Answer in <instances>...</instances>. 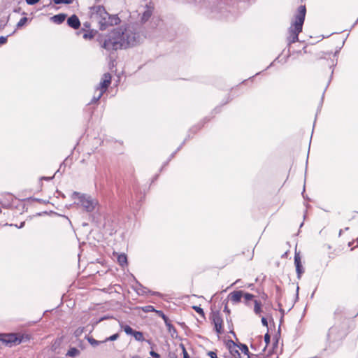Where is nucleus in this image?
Here are the masks:
<instances>
[{
  "mask_svg": "<svg viewBox=\"0 0 358 358\" xmlns=\"http://www.w3.org/2000/svg\"><path fill=\"white\" fill-rule=\"evenodd\" d=\"M140 41V35L128 27L124 30L115 29L109 33L102 45L107 50H117L122 48H127L134 46Z\"/></svg>",
  "mask_w": 358,
  "mask_h": 358,
  "instance_id": "obj_1",
  "label": "nucleus"
},
{
  "mask_svg": "<svg viewBox=\"0 0 358 358\" xmlns=\"http://www.w3.org/2000/svg\"><path fill=\"white\" fill-rule=\"evenodd\" d=\"M306 9L305 6H300L296 14L292 20L291 25L288 30L287 41L289 45L296 43L299 40V34L302 31L303 24L305 20Z\"/></svg>",
  "mask_w": 358,
  "mask_h": 358,
  "instance_id": "obj_2",
  "label": "nucleus"
},
{
  "mask_svg": "<svg viewBox=\"0 0 358 358\" xmlns=\"http://www.w3.org/2000/svg\"><path fill=\"white\" fill-rule=\"evenodd\" d=\"M92 17L100 24V29L103 30L108 26L117 24L120 19L117 15H110L102 6H95L92 8Z\"/></svg>",
  "mask_w": 358,
  "mask_h": 358,
  "instance_id": "obj_3",
  "label": "nucleus"
},
{
  "mask_svg": "<svg viewBox=\"0 0 358 358\" xmlns=\"http://www.w3.org/2000/svg\"><path fill=\"white\" fill-rule=\"evenodd\" d=\"M71 198L73 200L78 199V202L76 203L81 206L87 212H92L98 203L97 201L92 196L78 192H73Z\"/></svg>",
  "mask_w": 358,
  "mask_h": 358,
  "instance_id": "obj_4",
  "label": "nucleus"
},
{
  "mask_svg": "<svg viewBox=\"0 0 358 358\" xmlns=\"http://www.w3.org/2000/svg\"><path fill=\"white\" fill-rule=\"evenodd\" d=\"M111 83V76L110 73H104L99 85L96 87L94 94L90 103H96L106 91Z\"/></svg>",
  "mask_w": 358,
  "mask_h": 358,
  "instance_id": "obj_5",
  "label": "nucleus"
},
{
  "mask_svg": "<svg viewBox=\"0 0 358 358\" xmlns=\"http://www.w3.org/2000/svg\"><path fill=\"white\" fill-rule=\"evenodd\" d=\"M28 339V336H24L18 334H0V341L10 346L19 345Z\"/></svg>",
  "mask_w": 358,
  "mask_h": 358,
  "instance_id": "obj_6",
  "label": "nucleus"
},
{
  "mask_svg": "<svg viewBox=\"0 0 358 358\" xmlns=\"http://www.w3.org/2000/svg\"><path fill=\"white\" fill-rule=\"evenodd\" d=\"M213 322L215 326V329L217 332V334H221L223 332L222 329V324H223V320L222 317L220 315L219 313H213L212 316Z\"/></svg>",
  "mask_w": 358,
  "mask_h": 358,
  "instance_id": "obj_7",
  "label": "nucleus"
},
{
  "mask_svg": "<svg viewBox=\"0 0 358 358\" xmlns=\"http://www.w3.org/2000/svg\"><path fill=\"white\" fill-rule=\"evenodd\" d=\"M294 264L296 266L297 278L299 279H300L302 273L304 272V270H303L302 264H301L300 255L296 251L295 252V255H294Z\"/></svg>",
  "mask_w": 358,
  "mask_h": 358,
  "instance_id": "obj_8",
  "label": "nucleus"
},
{
  "mask_svg": "<svg viewBox=\"0 0 358 358\" xmlns=\"http://www.w3.org/2000/svg\"><path fill=\"white\" fill-rule=\"evenodd\" d=\"M339 330L336 327H332L329 329L327 334V338L330 341H334L338 339L340 336L338 335Z\"/></svg>",
  "mask_w": 358,
  "mask_h": 358,
  "instance_id": "obj_9",
  "label": "nucleus"
},
{
  "mask_svg": "<svg viewBox=\"0 0 358 358\" xmlns=\"http://www.w3.org/2000/svg\"><path fill=\"white\" fill-rule=\"evenodd\" d=\"M67 24L69 27H71L75 29L79 28V27L80 25V20L76 15H73L68 18Z\"/></svg>",
  "mask_w": 358,
  "mask_h": 358,
  "instance_id": "obj_10",
  "label": "nucleus"
},
{
  "mask_svg": "<svg viewBox=\"0 0 358 358\" xmlns=\"http://www.w3.org/2000/svg\"><path fill=\"white\" fill-rule=\"evenodd\" d=\"M237 348L239 349L240 353H238V358H250L249 350L245 345H237Z\"/></svg>",
  "mask_w": 358,
  "mask_h": 358,
  "instance_id": "obj_11",
  "label": "nucleus"
},
{
  "mask_svg": "<svg viewBox=\"0 0 358 358\" xmlns=\"http://www.w3.org/2000/svg\"><path fill=\"white\" fill-rule=\"evenodd\" d=\"M243 295V291H234L229 295L231 301L234 303H238L241 301V297Z\"/></svg>",
  "mask_w": 358,
  "mask_h": 358,
  "instance_id": "obj_12",
  "label": "nucleus"
},
{
  "mask_svg": "<svg viewBox=\"0 0 358 358\" xmlns=\"http://www.w3.org/2000/svg\"><path fill=\"white\" fill-rule=\"evenodd\" d=\"M156 312L158 313L162 317V318L164 320V322L168 327L169 331L171 334H172V332L176 333V329L174 328V327L172 324H171L168 322V318L166 317V315L161 311H156Z\"/></svg>",
  "mask_w": 358,
  "mask_h": 358,
  "instance_id": "obj_13",
  "label": "nucleus"
},
{
  "mask_svg": "<svg viewBox=\"0 0 358 358\" xmlns=\"http://www.w3.org/2000/svg\"><path fill=\"white\" fill-rule=\"evenodd\" d=\"M120 327L123 329L124 331L128 335H133L134 330L129 325H123L122 322H119Z\"/></svg>",
  "mask_w": 358,
  "mask_h": 358,
  "instance_id": "obj_14",
  "label": "nucleus"
},
{
  "mask_svg": "<svg viewBox=\"0 0 358 358\" xmlns=\"http://www.w3.org/2000/svg\"><path fill=\"white\" fill-rule=\"evenodd\" d=\"M117 262H118L119 264L122 266L127 265V258L126 255L121 254V255H118Z\"/></svg>",
  "mask_w": 358,
  "mask_h": 358,
  "instance_id": "obj_15",
  "label": "nucleus"
},
{
  "mask_svg": "<svg viewBox=\"0 0 358 358\" xmlns=\"http://www.w3.org/2000/svg\"><path fill=\"white\" fill-rule=\"evenodd\" d=\"M66 15L64 14L56 15L52 17V20L55 22L60 24L63 22L65 20Z\"/></svg>",
  "mask_w": 358,
  "mask_h": 358,
  "instance_id": "obj_16",
  "label": "nucleus"
},
{
  "mask_svg": "<svg viewBox=\"0 0 358 358\" xmlns=\"http://www.w3.org/2000/svg\"><path fill=\"white\" fill-rule=\"evenodd\" d=\"M79 354H80V351L77 348H72L68 351L66 355L69 356L71 357H75L78 356Z\"/></svg>",
  "mask_w": 358,
  "mask_h": 358,
  "instance_id": "obj_17",
  "label": "nucleus"
},
{
  "mask_svg": "<svg viewBox=\"0 0 358 358\" xmlns=\"http://www.w3.org/2000/svg\"><path fill=\"white\" fill-rule=\"evenodd\" d=\"M87 340L90 343V345H92L93 347H96V346L99 345L100 343H104V342H102V341H97V340L93 338L92 337H87Z\"/></svg>",
  "mask_w": 358,
  "mask_h": 358,
  "instance_id": "obj_18",
  "label": "nucleus"
},
{
  "mask_svg": "<svg viewBox=\"0 0 358 358\" xmlns=\"http://www.w3.org/2000/svg\"><path fill=\"white\" fill-rule=\"evenodd\" d=\"M255 308H254V312L256 315H259L262 312V308H261V303L257 300H255Z\"/></svg>",
  "mask_w": 358,
  "mask_h": 358,
  "instance_id": "obj_19",
  "label": "nucleus"
},
{
  "mask_svg": "<svg viewBox=\"0 0 358 358\" xmlns=\"http://www.w3.org/2000/svg\"><path fill=\"white\" fill-rule=\"evenodd\" d=\"M132 336L138 341H144L143 334V333L141 331H135Z\"/></svg>",
  "mask_w": 358,
  "mask_h": 358,
  "instance_id": "obj_20",
  "label": "nucleus"
},
{
  "mask_svg": "<svg viewBox=\"0 0 358 358\" xmlns=\"http://www.w3.org/2000/svg\"><path fill=\"white\" fill-rule=\"evenodd\" d=\"M119 338L118 334H115L108 338H106L105 340L102 341V342H107V341H116Z\"/></svg>",
  "mask_w": 358,
  "mask_h": 358,
  "instance_id": "obj_21",
  "label": "nucleus"
},
{
  "mask_svg": "<svg viewBox=\"0 0 358 358\" xmlns=\"http://www.w3.org/2000/svg\"><path fill=\"white\" fill-rule=\"evenodd\" d=\"M84 327H78L76 329L73 333L74 336L77 338L80 337L84 332Z\"/></svg>",
  "mask_w": 358,
  "mask_h": 358,
  "instance_id": "obj_22",
  "label": "nucleus"
},
{
  "mask_svg": "<svg viewBox=\"0 0 358 358\" xmlns=\"http://www.w3.org/2000/svg\"><path fill=\"white\" fill-rule=\"evenodd\" d=\"M234 346L233 348H231V353L232 354V355L236 357V358H238V353H240V351H239V349L237 348V346L234 343Z\"/></svg>",
  "mask_w": 358,
  "mask_h": 358,
  "instance_id": "obj_23",
  "label": "nucleus"
},
{
  "mask_svg": "<svg viewBox=\"0 0 358 358\" xmlns=\"http://www.w3.org/2000/svg\"><path fill=\"white\" fill-rule=\"evenodd\" d=\"M152 12L150 10H148L145 11L143 14L142 20L144 21H146L149 19V17L151 16Z\"/></svg>",
  "mask_w": 358,
  "mask_h": 358,
  "instance_id": "obj_24",
  "label": "nucleus"
},
{
  "mask_svg": "<svg viewBox=\"0 0 358 358\" xmlns=\"http://www.w3.org/2000/svg\"><path fill=\"white\" fill-rule=\"evenodd\" d=\"M142 310L145 313L156 311L155 308L152 306H150V305L149 306H146L145 307H143Z\"/></svg>",
  "mask_w": 358,
  "mask_h": 358,
  "instance_id": "obj_25",
  "label": "nucleus"
},
{
  "mask_svg": "<svg viewBox=\"0 0 358 358\" xmlns=\"http://www.w3.org/2000/svg\"><path fill=\"white\" fill-rule=\"evenodd\" d=\"M27 22V17H24L21 18L17 24V28L22 27V26H24L26 24Z\"/></svg>",
  "mask_w": 358,
  "mask_h": 358,
  "instance_id": "obj_26",
  "label": "nucleus"
},
{
  "mask_svg": "<svg viewBox=\"0 0 358 358\" xmlns=\"http://www.w3.org/2000/svg\"><path fill=\"white\" fill-rule=\"evenodd\" d=\"M55 4L66 3L70 4L72 3V0H53Z\"/></svg>",
  "mask_w": 358,
  "mask_h": 358,
  "instance_id": "obj_27",
  "label": "nucleus"
},
{
  "mask_svg": "<svg viewBox=\"0 0 358 358\" xmlns=\"http://www.w3.org/2000/svg\"><path fill=\"white\" fill-rule=\"evenodd\" d=\"M193 309L196 313H198L199 315H201L202 317H204V312H203V309L201 307L194 306H193Z\"/></svg>",
  "mask_w": 358,
  "mask_h": 358,
  "instance_id": "obj_28",
  "label": "nucleus"
},
{
  "mask_svg": "<svg viewBox=\"0 0 358 358\" xmlns=\"http://www.w3.org/2000/svg\"><path fill=\"white\" fill-rule=\"evenodd\" d=\"M243 296L244 297V299L246 301H250L255 297V296L253 294H250V293H245V294L243 293Z\"/></svg>",
  "mask_w": 358,
  "mask_h": 358,
  "instance_id": "obj_29",
  "label": "nucleus"
},
{
  "mask_svg": "<svg viewBox=\"0 0 358 358\" xmlns=\"http://www.w3.org/2000/svg\"><path fill=\"white\" fill-rule=\"evenodd\" d=\"M264 342L266 343V346H267L270 343V336L268 334H266L264 335Z\"/></svg>",
  "mask_w": 358,
  "mask_h": 358,
  "instance_id": "obj_30",
  "label": "nucleus"
},
{
  "mask_svg": "<svg viewBox=\"0 0 358 358\" xmlns=\"http://www.w3.org/2000/svg\"><path fill=\"white\" fill-rule=\"evenodd\" d=\"M83 37L85 39H91L93 37V36L90 33H84Z\"/></svg>",
  "mask_w": 358,
  "mask_h": 358,
  "instance_id": "obj_31",
  "label": "nucleus"
},
{
  "mask_svg": "<svg viewBox=\"0 0 358 358\" xmlns=\"http://www.w3.org/2000/svg\"><path fill=\"white\" fill-rule=\"evenodd\" d=\"M40 0H26V2L29 5H34L38 3Z\"/></svg>",
  "mask_w": 358,
  "mask_h": 358,
  "instance_id": "obj_32",
  "label": "nucleus"
},
{
  "mask_svg": "<svg viewBox=\"0 0 358 358\" xmlns=\"http://www.w3.org/2000/svg\"><path fill=\"white\" fill-rule=\"evenodd\" d=\"M208 355L210 357V358H217V354L215 352H213V351H209L208 352Z\"/></svg>",
  "mask_w": 358,
  "mask_h": 358,
  "instance_id": "obj_33",
  "label": "nucleus"
},
{
  "mask_svg": "<svg viewBox=\"0 0 358 358\" xmlns=\"http://www.w3.org/2000/svg\"><path fill=\"white\" fill-rule=\"evenodd\" d=\"M110 318V317H108V316H104V317H101L99 320L96 321L94 322V325H96L98 323H99L100 322L104 320H106V319H108Z\"/></svg>",
  "mask_w": 358,
  "mask_h": 358,
  "instance_id": "obj_34",
  "label": "nucleus"
},
{
  "mask_svg": "<svg viewBox=\"0 0 358 358\" xmlns=\"http://www.w3.org/2000/svg\"><path fill=\"white\" fill-rule=\"evenodd\" d=\"M150 355L152 357H155V358H159L160 357V355L157 353L156 352L152 350L150 352Z\"/></svg>",
  "mask_w": 358,
  "mask_h": 358,
  "instance_id": "obj_35",
  "label": "nucleus"
},
{
  "mask_svg": "<svg viewBox=\"0 0 358 358\" xmlns=\"http://www.w3.org/2000/svg\"><path fill=\"white\" fill-rule=\"evenodd\" d=\"M336 63H337V60L336 59V60H334V59L331 60V62L329 63L330 69H331L332 67L336 66Z\"/></svg>",
  "mask_w": 358,
  "mask_h": 358,
  "instance_id": "obj_36",
  "label": "nucleus"
},
{
  "mask_svg": "<svg viewBox=\"0 0 358 358\" xmlns=\"http://www.w3.org/2000/svg\"><path fill=\"white\" fill-rule=\"evenodd\" d=\"M146 289L145 287H142V288H140L138 289L137 292L138 294H143L145 293H146Z\"/></svg>",
  "mask_w": 358,
  "mask_h": 358,
  "instance_id": "obj_37",
  "label": "nucleus"
},
{
  "mask_svg": "<svg viewBox=\"0 0 358 358\" xmlns=\"http://www.w3.org/2000/svg\"><path fill=\"white\" fill-rule=\"evenodd\" d=\"M182 353H183V358H190L185 348H183V349H182Z\"/></svg>",
  "mask_w": 358,
  "mask_h": 358,
  "instance_id": "obj_38",
  "label": "nucleus"
},
{
  "mask_svg": "<svg viewBox=\"0 0 358 358\" xmlns=\"http://www.w3.org/2000/svg\"><path fill=\"white\" fill-rule=\"evenodd\" d=\"M7 41V38L4 36H0V44H4Z\"/></svg>",
  "mask_w": 358,
  "mask_h": 358,
  "instance_id": "obj_39",
  "label": "nucleus"
},
{
  "mask_svg": "<svg viewBox=\"0 0 358 358\" xmlns=\"http://www.w3.org/2000/svg\"><path fill=\"white\" fill-rule=\"evenodd\" d=\"M262 324H263L264 326H265V327H268V322H267L266 318H265V317H262Z\"/></svg>",
  "mask_w": 358,
  "mask_h": 358,
  "instance_id": "obj_40",
  "label": "nucleus"
},
{
  "mask_svg": "<svg viewBox=\"0 0 358 358\" xmlns=\"http://www.w3.org/2000/svg\"><path fill=\"white\" fill-rule=\"evenodd\" d=\"M59 344H60V341H55V343H54V344L52 345V348H53L54 350H55V349H56V348H57L58 345H59Z\"/></svg>",
  "mask_w": 358,
  "mask_h": 358,
  "instance_id": "obj_41",
  "label": "nucleus"
},
{
  "mask_svg": "<svg viewBox=\"0 0 358 358\" xmlns=\"http://www.w3.org/2000/svg\"><path fill=\"white\" fill-rule=\"evenodd\" d=\"M224 311L227 313L228 314L230 313V310L228 309L227 306H225V307L224 308Z\"/></svg>",
  "mask_w": 358,
  "mask_h": 358,
  "instance_id": "obj_42",
  "label": "nucleus"
},
{
  "mask_svg": "<svg viewBox=\"0 0 358 358\" xmlns=\"http://www.w3.org/2000/svg\"><path fill=\"white\" fill-rule=\"evenodd\" d=\"M24 222H21L20 225L17 227L20 229V228H22L24 227Z\"/></svg>",
  "mask_w": 358,
  "mask_h": 358,
  "instance_id": "obj_43",
  "label": "nucleus"
},
{
  "mask_svg": "<svg viewBox=\"0 0 358 358\" xmlns=\"http://www.w3.org/2000/svg\"><path fill=\"white\" fill-rule=\"evenodd\" d=\"M240 282H241V280H239V279H238V280H236V281L232 284V285H236V284H238Z\"/></svg>",
  "mask_w": 358,
  "mask_h": 358,
  "instance_id": "obj_44",
  "label": "nucleus"
},
{
  "mask_svg": "<svg viewBox=\"0 0 358 358\" xmlns=\"http://www.w3.org/2000/svg\"><path fill=\"white\" fill-rule=\"evenodd\" d=\"M276 291L278 293H280V289L278 286H276Z\"/></svg>",
  "mask_w": 358,
  "mask_h": 358,
  "instance_id": "obj_45",
  "label": "nucleus"
},
{
  "mask_svg": "<svg viewBox=\"0 0 358 358\" xmlns=\"http://www.w3.org/2000/svg\"><path fill=\"white\" fill-rule=\"evenodd\" d=\"M252 286H253V284H249V285H248V287H252Z\"/></svg>",
  "mask_w": 358,
  "mask_h": 358,
  "instance_id": "obj_46",
  "label": "nucleus"
},
{
  "mask_svg": "<svg viewBox=\"0 0 358 358\" xmlns=\"http://www.w3.org/2000/svg\"><path fill=\"white\" fill-rule=\"evenodd\" d=\"M45 180H50L52 178H44Z\"/></svg>",
  "mask_w": 358,
  "mask_h": 358,
  "instance_id": "obj_47",
  "label": "nucleus"
},
{
  "mask_svg": "<svg viewBox=\"0 0 358 358\" xmlns=\"http://www.w3.org/2000/svg\"><path fill=\"white\" fill-rule=\"evenodd\" d=\"M342 234V230H340L339 231V236H341Z\"/></svg>",
  "mask_w": 358,
  "mask_h": 358,
  "instance_id": "obj_48",
  "label": "nucleus"
},
{
  "mask_svg": "<svg viewBox=\"0 0 358 358\" xmlns=\"http://www.w3.org/2000/svg\"><path fill=\"white\" fill-rule=\"evenodd\" d=\"M333 73H334V70H331V75L332 76Z\"/></svg>",
  "mask_w": 358,
  "mask_h": 358,
  "instance_id": "obj_49",
  "label": "nucleus"
},
{
  "mask_svg": "<svg viewBox=\"0 0 358 358\" xmlns=\"http://www.w3.org/2000/svg\"><path fill=\"white\" fill-rule=\"evenodd\" d=\"M132 358H139L138 356H134Z\"/></svg>",
  "mask_w": 358,
  "mask_h": 358,
  "instance_id": "obj_50",
  "label": "nucleus"
},
{
  "mask_svg": "<svg viewBox=\"0 0 358 358\" xmlns=\"http://www.w3.org/2000/svg\"><path fill=\"white\" fill-rule=\"evenodd\" d=\"M299 289V287H297V288H296V292H298Z\"/></svg>",
  "mask_w": 358,
  "mask_h": 358,
  "instance_id": "obj_51",
  "label": "nucleus"
},
{
  "mask_svg": "<svg viewBox=\"0 0 358 358\" xmlns=\"http://www.w3.org/2000/svg\"><path fill=\"white\" fill-rule=\"evenodd\" d=\"M357 20H358V18H357Z\"/></svg>",
  "mask_w": 358,
  "mask_h": 358,
  "instance_id": "obj_52",
  "label": "nucleus"
}]
</instances>
